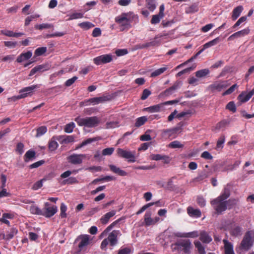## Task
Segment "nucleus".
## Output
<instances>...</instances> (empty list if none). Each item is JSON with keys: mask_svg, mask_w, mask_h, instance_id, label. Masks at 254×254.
<instances>
[{"mask_svg": "<svg viewBox=\"0 0 254 254\" xmlns=\"http://www.w3.org/2000/svg\"><path fill=\"white\" fill-rule=\"evenodd\" d=\"M137 18L133 12H123L116 16L115 22L118 24L120 31H127L131 27V23Z\"/></svg>", "mask_w": 254, "mask_h": 254, "instance_id": "f257e3e1", "label": "nucleus"}, {"mask_svg": "<svg viewBox=\"0 0 254 254\" xmlns=\"http://www.w3.org/2000/svg\"><path fill=\"white\" fill-rule=\"evenodd\" d=\"M75 121L79 126H84L88 127H93L97 126L100 123L99 119L96 117L81 118L78 117L75 119Z\"/></svg>", "mask_w": 254, "mask_h": 254, "instance_id": "f03ea898", "label": "nucleus"}, {"mask_svg": "<svg viewBox=\"0 0 254 254\" xmlns=\"http://www.w3.org/2000/svg\"><path fill=\"white\" fill-rule=\"evenodd\" d=\"M254 243V231L247 232L241 243L239 249L242 251H248Z\"/></svg>", "mask_w": 254, "mask_h": 254, "instance_id": "7ed1b4c3", "label": "nucleus"}, {"mask_svg": "<svg viewBox=\"0 0 254 254\" xmlns=\"http://www.w3.org/2000/svg\"><path fill=\"white\" fill-rule=\"evenodd\" d=\"M121 235L119 230L113 231L108 236V238L104 239L101 243V249L105 250L108 244L111 246H114L118 243V236Z\"/></svg>", "mask_w": 254, "mask_h": 254, "instance_id": "20e7f679", "label": "nucleus"}, {"mask_svg": "<svg viewBox=\"0 0 254 254\" xmlns=\"http://www.w3.org/2000/svg\"><path fill=\"white\" fill-rule=\"evenodd\" d=\"M230 85V83L228 80L217 81L209 85L207 87V89L212 92L215 91L220 92L224 89L226 88Z\"/></svg>", "mask_w": 254, "mask_h": 254, "instance_id": "39448f33", "label": "nucleus"}, {"mask_svg": "<svg viewBox=\"0 0 254 254\" xmlns=\"http://www.w3.org/2000/svg\"><path fill=\"white\" fill-rule=\"evenodd\" d=\"M211 204L218 213H220L227 209L225 200L219 197L213 199L211 201Z\"/></svg>", "mask_w": 254, "mask_h": 254, "instance_id": "423d86ee", "label": "nucleus"}, {"mask_svg": "<svg viewBox=\"0 0 254 254\" xmlns=\"http://www.w3.org/2000/svg\"><path fill=\"white\" fill-rule=\"evenodd\" d=\"M117 153L119 156L127 160L128 162H134L135 161V152L122 148H118Z\"/></svg>", "mask_w": 254, "mask_h": 254, "instance_id": "0eeeda50", "label": "nucleus"}, {"mask_svg": "<svg viewBox=\"0 0 254 254\" xmlns=\"http://www.w3.org/2000/svg\"><path fill=\"white\" fill-rule=\"evenodd\" d=\"M111 97L110 96L104 95L101 97L90 98L85 101L84 103H81V105L88 106L90 105V104H92L95 105L109 101L111 100Z\"/></svg>", "mask_w": 254, "mask_h": 254, "instance_id": "6e6552de", "label": "nucleus"}, {"mask_svg": "<svg viewBox=\"0 0 254 254\" xmlns=\"http://www.w3.org/2000/svg\"><path fill=\"white\" fill-rule=\"evenodd\" d=\"M39 87L38 85H33L21 89L19 91V94L16 97L17 99H21L32 95L34 91Z\"/></svg>", "mask_w": 254, "mask_h": 254, "instance_id": "1a4fd4ad", "label": "nucleus"}, {"mask_svg": "<svg viewBox=\"0 0 254 254\" xmlns=\"http://www.w3.org/2000/svg\"><path fill=\"white\" fill-rule=\"evenodd\" d=\"M176 246L178 250L183 251L185 254H190L192 249V245L190 240H183L178 242Z\"/></svg>", "mask_w": 254, "mask_h": 254, "instance_id": "9d476101", "label": "nucleus"}, {"mask_svg": "<svg viewBox=\"0 0 254 254\" xmlns=\"http://www.w3.org/2000/svg\"><path fill=\"white\" fill-rule=\"evenodd\" d=\"M58 211V207L55 205H51L49 202L44 203V207L42 210V216L50 218L54 215Z\"/></svg>", "mask_w": 254, "mask_h": 254, "instance_id": "9b49d317", "label": "nucleus"}, {"mask_svg": "<svg viewBox=\"0 0 254 254\" xmlns=\"http://www.w3.org/2000/svg\"><path fill=\"white\" fill-rule=\"evenodd\" d=\"M86 157L85 154L73 153L67 157V160L71 164L78 165L82 163Z\"/></svg>", "mask_w": 254, "mask_h": 254, "instance_id": "f8f14e48", "label": "nucleus"}, {"mask_svg": "<svg viewBox=\"0 0 254 254\" xmlns=\"http://www.w3.org/2000/svg\"><path fill=\"white\" fill-rule=\"evenodd\" d=\"M112 56L110 54L103 55L95 58L93 62L96 65L109 63L112 61Z\"/></svg>", "mask_w": 254, "mask_h": 254, "instance_id": "ddd939ff", "label": "nucleus"}, {"mask_svg": "<svg viewBox=\"0 0 254 254\" xmlns=\"http://www.w3.org/2000/svg\"><path fill=\"white\" fill-rule=\"evenodd\" d=\"M78 239L80 241L78 244L79 250L77 252H74L73 254H80L84 248L89 244V236L88 235L81 236Z\"/></svg>", "mask_w": 254, "mask_h": 254, "instance_id": "4468645a", "label": "nucleus"}, {"mask_svg": "<svg viewBox=\"0 0 254 254\" xmlns=\"http://www.w3.org/2000/svg\"><path fill=\"white\" fill-rule=\"evenodd\" d=\"M254 95V88L249 92H243L238 97L239 101L242 103L247 102Z\"/></svg>", "mask_w": 254, "mask_h": 254, "instance_id": "2eb2a0df", "label": "nucleus"}, {"mask_svg": "<svg viewBox=\"0 0 254 254\" xmlns=\"http://www.w3.org/2000/svg\"><path fill=\"white\" fill-rule=\"evenodd\" d=\"M199 234L198 231H194L189 233L177 232L175 234V236L181 238H196Z\"/></svg>", "mask_w": 254, "mask_h": 254, "instance_id": "dca6fc26", "label": "nucleus"}, {"mask_svg": "<svg viewBox=\"0 0 254 254\" xmlns=\"http://www.w3.org/2000/svg\"><path fill=\"white\" fill-rule=\"evenodd\" d=\"M187 212L189 215L191 217L199 218L201 216V211L198 209H194L189 206L187 208Z\"/></svg>", "mask_w": 254, "mask_h": 254, "instance_id": "f3484780", "label": "nucleus"}, {"mask_svg": "<svg viewBox=\"0 0 254 254\" xmlns=\"http://www.w3.org/2000/svg\"><path fill=\"white\" fill-rule=\"evenodd\" d=\"M116 213V211L115 210H111V211L106 213L100 219V221L103 224H106L109 222L110 219L113 217Z\"/></svg>", "mask_w": 254, "mask_h": 254, "instance_id": "a211bd4d", "label": "nucleus"}, {"mask_svg": "<svg viewBox=\"0 0 254 254\" xmlns=\"http://www.w3.org/2000/svg\"><path fill=\"white\" fill-rule=\"evenodd\" d=\"M232 187L231 186L228 184L224 188L221 194L218 197L226 200L230 195V192Z\"/></svg>", "mask_w": 254, "mask_h": 254, "instance_id": "6ab92c4d", "label": "nucleus"}, {"mask_svg": "<svg viewBox=\"0 0 254 254\" xmlns=\"http://www.w3.org/2000/svg\"><path fill=\"white\" fill-rule=\"evenodd\" d=\"M225 254H235L232 244L226 239L223 240Z\"/></svg>", "mask_w": 254, "mask_h": 254, "instance_id": "aec40b11", "label": "nucleus"}, {"mask_svg": "<svg viewBox=\"0 0 254 254\" xmlns=\"http://www.w3.org/2000/svg\"><path fill=\"white\" fill-rule=\"evenodd\" d=\"M199 236L200 240L203 243L208 244L212 241L211 237L205 231H201Z\"/></svg>", "mask_w": 254, "mask_h": 254, "instance_id": "412c9836", "label": "nucleus"}, {"mask_svg": "<svg viewBox=\"0 0 254 254\" xmlns=\"http://www.w3.org/2000/svg\"><path fill=\"white\" fill-rule=\"evenodd\" d=\"M32 56V53L31 51H28L24 53L21 54L18 56L16 61L18 63H21L24 61L29 59Z\"/></svg>", "mask_w": 254, "mask_h": 254, "instance_id": "4be33fe9", "label": "nucleus"}, {"mask_svg": "<svg viewBox=\"0 0 254 254\" xmlns=\"http://www.w3.org/2000/svg\"><path fill=\"white\" fill-rule=\"evenodd\" d=\"M163 107V104H159L146 108L144 110L147 112L152 113L161 111Z\"/></svg>", "mask_w": 254, "mask_h": 254, "instance_id": "5701e85b", "label": "nucleus"}, {"mask_svg": "<svg viewBox=\"0 0 254 254\" xmlns=\"http://www.w3.org/2000/svg\"><path fill=\"white\" fill-rule=\"evenodd\" d=\"M48 69L46 65L41 64L37 66H35L33 68H32L30 72L29 76H31L33 75L37 72H43L44 71H46Z\"/></svg>", "mask_w": 254, "mask_h": 254, "instance_id": "b1692460", "label": "nucleus"}, {"mask_svg": "<svg viewBox=\"0 0 254 254\" xmlns=\"http://www.w3.org/2000/svg\"><path fill=\"white\" fill-rule=\"evenodd\" d=\"M109 168L110 170L114 173L117 174L121 176H126L127 173L125 171L121 169L120 168L114 165H110Z\"/></svg>", "mask_w": 254, "mask_h": 254, "instance_id": "393cba45", "label": "nucleus"}, {"mask_svg": "<svg viewBox=\"0 0 254 254\" xmlns=\"http://www.w3.org/2000/svg\"><path fill=\"white\" fill-rule=\"evenodd\" d=\"M151 211H147L144 215V223L147 226L154 225L153 218L151 216Z\"/></svg>", "mask_w": 254, "mask_h": 254, "instance_id": "a878e982", "label": "nucleus"}, {"mask_svg": "<svg viewBox=\"0 0 254 254\" xmlns=\"http://www.w3.org/2000/svg\"><path fill=\"white\" fill-rule=\"evenodd\" d=\"M243 10V7L242 5H239V6L236 7V8H235L232 11V19L233 20H235L236 19H237L240 15Z\"/></svg>", "mask_w": 254, "mask_h": 254, "instance_id": "bb28decb", "label": "nucleus"}, {"mask_svg": "<svg viewBox=\"0 0 254 254\" xmlns=\"http://www.w3.org/2000/svg\"><path fill=\"white\" fill-rule=\"evenodd\" d=\"M17 233V230L15 228H11L8 231L6 234L3 235V238L6 240H9L13 238V237Z\"/></svg>", "mask_w": 254, "mask_h": 254, "instance_id": "cd10ccee", "label": "nucleus"}, {"mask_svg": "<svg viewBox=\"0 0 254 254\" xmlns=\"http://www.w3.org/2000/svg\"><path fill=\"white\" fill-rule=\"evenodd\" d=\"M220 41V39L219 37L214 39L213 40L206 43L203 45V49H206L211 47L217 45Z\"/></svg>", "mask_w": 254, "mask_h": 254, "instance_id": "c85d7f7f", "label": "nucleus"}, {"mask_svg": "<svg viewBox=\"0 0 254 254\" xmlns=\"http://www.w3.org/2000/svg\"><path fill=\"white\" fill-rule=\"evenodd\" d=\"M225 141V136L224 135H221L220 137L218 138L216 146V149L217 150H221L224 147V143Z\"/></svg>", "mask_w": 254, "mask_h": 254, "instance_id": "c756f323", "label": "nucleus"}, {"mask_svg": "<svg viewBox=\"0 0 254 254\" xmlns=\"http://www.w3.org/2000/svg\"><path fill=\"white\" fill-rule=\"evenodd\" d=\"M59 144L54 137L49 142V149L51 151H55L57 149Z\"/></svg>", "mask_w": 254, "mask_h": 254, "instance_id": "7c9ffc66", "label": "nucleus"}, {"mask_svg": "<svg viewBox=\"0 0 254 254\" xmlns=\"http://www.w3.org/2000/svg\"><path fill=\"white\" fill-rule=\"evenodd\" d=\"M14 215L10 213H3L2 217L0 218V221L2 223L6 224L8 225H9V222L8 219H11L13 218Z\"/></svg>", "mask_w": 254, "mask_h": 254, "instance_id": "2f4dec72", "label": "nucleus"}, {"mask_svg": "<svg viewBox=\"0 0 254 254\" xmlns=\"http://www.w3.org/2000/svg\"><path fill=\"white\" fill-rule=\"evenodd\" d=\"M29 210L33 214H36L38 215H42V214H43L42 210H41L38 206L35 205H31L30 207Z\"/></svg>", "mask_w": 254, "mask_h": 254, "instance_id": "473e14b6", "label": "nucleus"}, {"mask_svg": "<svg viewBox=\"0 0 254 254\" xmlns=\"http://www.w3.org/2000/svg\"><path fill=\"white\" fill-rule=\"evenodd\" d=\"M35 157V152L34 151L28 150L24 155V161L26 162L32 160Z\"/></svg>", "mask_w": 254, "mask_h": 254, "instance_id": "72a5a7b5", "label": "nucleus"}, {"mask_svg": "<svg viewBox=\"0 0 254 254\" xmlns=\"http://www.w3.org/2000/svg\"><path fill=\"white\" fill-rule=\"evenodd\" d=\"M195 247L197 249L199 254H205L206 252L205 251L204 247L202 246L201 243L198 241H195L194 242Z\"/></svg>", "mask_w": 254, "mask_h": 254, "instance_id": "f704fd0d", "label": "nucleus"}, {"mask_svg": "<svg viewBox=\"0 0 254 254\" xmlns=\"http://www.w3.org/2000/svg\"><path fill=\"white\" fill-rule=\"evenodd\" d=\"M147 121V118L145 116H142L136 119L135 126L138 127L144 125Z\"/></svg>", "mask_w": 254, "mask_h": 254, "instance_id": "c9c22d12", "label": "nucleus"}, {"mask_svg": "<svg viewBox=\"0 0 254 254\" xmlns=\"http://www.w3.org/2000/svg\"><path fill=\"white\" fill-rule=\"evenodd\" d=\"M78 26L82 29L86 30L95 26L93 24L88 21L80 23L78 24Z\"/></svg>", "mask_w": 254, "mask_h": 254, "instance_id": "e433bc0d", "label": "nucleus"}, {"mask_svg": "<svg viewBox=\"0 0 254 254\" xmlns=\"http://www.w3.org/2000/svg\"><path fill=\"white\" fill-rule=\"evenodd\" d=\"M146 3L147 7L151 11H153L156 7V0H146Z\"/></svg>", "mask_w": 254, "mask_h": 254, "instance_id": "4c0bfd02", "label": "nucleus"}, {"mask_svg": "<svg viewBox=\"0 0 254 254\" xmlns=\"http://www.w3.org/2000/svg\"><path fill=\"white\" fill-rule=\"evenodd\" d=\"M167 69L168 67L167 66H164L158 68L151 73V77H156L158 76L165 72Z\"/></svg>", "mask_w": 254, "mask_h": 254, "instance_id": "58836bf2", "label": "nucleus"}, {"mask_svg": "<svg viewBox=\"0 0 254 254\" xmlns=\"http://www.w3.org/2000/svg\"><path fill=\"white\" fill-rule=\"evenodd\" d=\"M238 202V199L236 198H231L228 200H225L226 205H227V208L230 209L234 206L236 205Z\"/></svg>", "mask_w": 254, "mask_h": 254, "instance_id": "ea45409f", "label": "nucleus"}, {"mask_svg": "<svg viewBox=\"0 0 254 254\" xmlns=\"http://www.w3.org/2000/svg\"><path fill=\"white\" fill-rule=\"evenodd\" d=\"M208 177V173L205 171H203L201 172L198 176L194 179V181L196 182H200L203 181L205 179L207 178Z\"/></svg>", "mask_w": 254, "mask_h": 254, "instance_id": "a19ab883", "label": "nucleus"}, {"mask_svg": "<svg viewBox=\"0 0 254 254\" xmlns=\"http://www.w3.org/2000/svg\"><path fill=\"white\" fill-rule=\"evenodd\" d=\"M229 124V121L226 120H223L217 124L216 128L219 129H224Z\"/></svg>", "mask_w": 254, "mask_h": 254, "instance_id": "79ce46f5", "label": "nucleus"}, {"mask_svg": "<svg viewBox=\"0 0 254 254\" xmlns=\"http://www.w3.org/2000/svg\"><path fill=\"white\" fill-rule=\"evenodd\" d=\"M209 73V69L205 68L196 71L195 72V76L197 77L201 78L206 76Z\"/></svg>", "mask_w": 254, "mask_h": 254, "instance_id": "37998d69", "label": "nucleus"}, {"mask_svg": "<svg viewBox=\"0 0 254 254\" xmlns=\"http://www.w3.org/2000/svg\"><path fill=\"white\" fill-rule=\"evenodd\" d=\"M53 27V24L50 23H42L41 24H36L35 26V29L40 30H42L43 29H49Z\"/></svg>", "mask_w": 254, "mask_h": 254, "instance_id": "c03bdc74", "label": "nucleus"}, {"mask_svg": "<svg viewBox=\"0 0 254 254\" xmlns=\"http://www.w3.org/2000/svg\"><path fill=\"white\" fill-rule=\"evenodd\" d=\"M250 30L249 28L244 29L241 31L235 32L237 38L244 37L248 35L250 33Z\"/></svg>", "mask_w": 254, "mask_h": 254, "instance_id": "a18cd8bd", "label": "nucleus"}, {"mask_svg": "<svg viewBox=\"0 0 254 254\" xmlns=\"http://www.w3.org/2000/svg\"><path fill=\"white\" fill-rule=\"evenodd\" d=\"M119 220H116L113 222L111 225H110L102 233L101 235L100 236V238H102L104 235H105L109 231H110L119 222Z\"/></svg>", "mask_w": 254, "mask_h": 254, "instance_id": "49530a36", "label": "nucleus"}, {"mask_svg": "<svg viewBox=\"0 0 254 254\" xmlns=\"http://www.w3.org/2000/svg\"><path fill=\"white\" fill-rule=\"evenodd\" d=\"M47 49L46 47H42L36 49L34 52L35 56L38 57L42 55L47 52Z\"/></svg>", "mask_w": 254, "mask_h": 254, "instance_id": "de8ad7c7", "label": "nucleus"}, {"mask_svg": "<svg viewBox=\"0 0 254 254\" xmlns=\"http://www.w3.org/2000/svg\"><path fill=\"white\" fill-rule=\"evenodd\" d=\"M67 210L66 206L64 203H62L60 207V217L62 218H65L67 216V214L66 213V211Z\"/></svg>", "mask_w": 254, "mask_h": 254, "instance_id": "09e8293b", "label": "nucleus"}, {"mask_svg": "<svg viewBox=\"0 0 254 254\" xmlns=\"http://www.w3.org/2000/svg\"><path fill=\"white\" fill-rule=\"evenodd\" d=\"M75 126L74 123L71 122L67 124L64 128V131L67 133H71L72 132Z\"/></svg>", "mask_w": 254, "mask_h": 254, "instance_id": "8fccbe9b", "label": "nucleus"}, {"mask_svg": "<svg viewBox=\"0 0 254 254\" xmlns=\"http://www.w3.org/2000/svg\"><path fill=\"white\" fill-rule=\"evenodd\" d=\"M47 131V128L45 126H42L37 129L36 137H39L45 134Z\"/></svg>", "mask_w": 254, "mask_h": 254, "instance_id": "3c124183", "label": "nucleus"}, {"mask_svg": "<svg viewBox=\"0 0 254 254\" xmlns=\"http://www.w3.org/2000/svg\"><path fill=\"white\" fill-rule=\"evenodd\" d=\"M177 130V128H173V129H169L164 130L163 131L164 136H166L168 137L171 136L173 134L176 133Z\"/></svg>", "mask_w": 254, "mask_h": 254, "instance_id": "603ef678", "label": "nucleus"}, {"mask_svg": "<svg viewBox=\"0 0 254 254\" xmlns=\"http://www.w3.org/2000/svg\"><path fill=\"white\" fill-rule=\"evenodd\" d=\"M151 131V130H147L145 134L140 136V139L142 141H150L151 140V137L149 134V133Z\"/></svg>", "mask_w": 254, "mask_h": 254, "instance_id": "864d4df0", "label": "nucleus"}, {"mask_svg": "<svg viewBox=\"0 0 254 254\" xmlns=\"http://www.w3.org/2000/svg\"><path fill=\"white\" fill-rule=\"evenodd\" d=\"M198 10V7L196 4H192L191 6L187 7L186 9V12L187 13H192L197 11Z\"/></svg>", "mask_w": 254, "mask_h": 254, "instance_id": "5fc2aeb1", "label": "nucleus"}, {"mask_svg": "<svg viewBox=\"0 0 254 254\" xmlns=\"http://www.w3.org/2000/svg\"><path fill=\"white\" fill-rule=\"evenodd\" d=\"M163 16H162L161 15H159V14H156V15H153L152 16V18L151 20V23L152 24H157L158 23H159V22L160 21L161 19L162 18H163Z\"/></svg>", "mask_w": 254, "mask_h": 254, "instance_id": "6e6d98bb", "label": "nucleus"}, {"mask_svg": "<svg viewBox=\"0 0 254 254\" xmlns=\"http://www.w3.org/2000/svg\"><path fill=\"white\" fill-rule=\"evenodd\" d=\"M83 17V13L81 12H75L69 15L68 20H73L81 18Z\"/></svg>", "mask_w": 254, "mask_h": 254, "instance_id": "4d7b16f0", "label": "nucleus"}, {"mask_svg": "<svg viewBox=\"0 0 254 254\" xmlns=\"http://www.w3.org/2000/svg\"><path fill=\"white\" fill-rule=\"evenodd\" d=\"M183 145L179 141L175 140L171 142L169 144V147L172 148H182Z\"/></svg>", "mask_w": 254, "mask_h": 254, "instance_id": "13d9d810", "label": "nucleus"}, {"mask_svg": "<svg viewBox=\"0 0 254 254\" xmlns=\"http://www.w3.org/2000/svg\"><path fill=\"white\" fill-rule=\"evenodd\" d=\"M241 228L239 226H235L234 227L231 231L232 235L235 236H238L241 234Z\"/></svg>", "mask_w": 254, "mask_h": 254, "instance_id": "bf43d9fd", "label": "nucleus"}, {"mask_svg": "<svg viewBox=\"0 0 254 254\" xmlns=\"http://www.w3.org/2000/svg\"><path fill=\"white\" fill-rule=\"evenodd\" d=\"M119 126V123L117 122H110L106 124L105 128L107 129L113 128Z\"/></svg>", "mask_w": 254, "mask_h": 254, "instance_id": "052dcab7", "label": "nucleus"}, {"mask_svg": "<svg viewBox=\"0 0 254 254\" xmlns=\"http://www.w3.org/2000/svg\"><path fill=\"white\" fill-rule=\"evenodd\" d=\"M247 17L246 16L241 17L233 26L232 28L235 29L236 27L240 25L242 23L245 22L247 21Z\"/></svg>", "mask_w": 254, "mask_h": 254, "instance_id": "680f3d73", "label": "nucleus"}, {"mask_svg": "<svg viewBox=\"0 0 254 254\" xmlns=\"http://www.w3.org/2000/svg\"><path fill=\"white\" fill-rule=\"evenodd\" d=\"M238 87V86L237 84H234L230 88H229L228 90H227L226 91H225L223 93V95L225 96V95L231 94L235 91L236 88H237Z\"/></svg>", "mask_w": 254, "mask_h": 254, "instance_id": "e2e57ef3", "label": "nucleus"}, {"mask_svg": "<svg viewBox=\"0 0 254 254\" xmlns=\"http://www.w3.org/2000/svg\"><path fill=\"white\" fill-rule=\"evenodd\" d=\"M114 151V148L109 147L105 148L102 150V155L104 156L111 155L113 154Z\"/></svg>", "mask_w": 254, "mask_h": 254, "instance_id": "0e129e2a", "label": "nucleus"}, {"mask_svg": "<svg viewBox=\"0 0 254 254\" xmlns=\"http://www.w3.org/2000/svg\"><path fill=\"white\" fill-rule=\"evenodd\" d=\"M226 109L232 111L233 113L236 112V105L233 102H230L226 106Z\"/></svg>", "mask_w": 254, "mask_h": 254, "instance_id": "69168bd1", "label": "nucleus"}, {"mask_svg": "<svg viewBox=\"0 0 254 254\" xmlns=\"http://www.w3.org/2000/svg\"><path fill=\"white\" fill-rule=\"evenodd\" d=\"M16 151L20 154L24 152V144L21 142H19L16 145Z\"/></svg>", "mask_w": 254, "mask_h": 254, "instance_id": "338daca9", "label": "nucleus"}, {"mask_svg": "<svg viewBox=\"0 0 254 254\" xmlns=\"http://www.w3.org/2000/svg\"><path fill=\"white\" fill-rule=\"evenodd\" d=\"M74 141V137L73 135H65L64 144H68Z\"/></svg>", "mask_w": 254, "mask_h": 254, "instance_id": "774afa93", "label": "nucleus"}]
</instances>
